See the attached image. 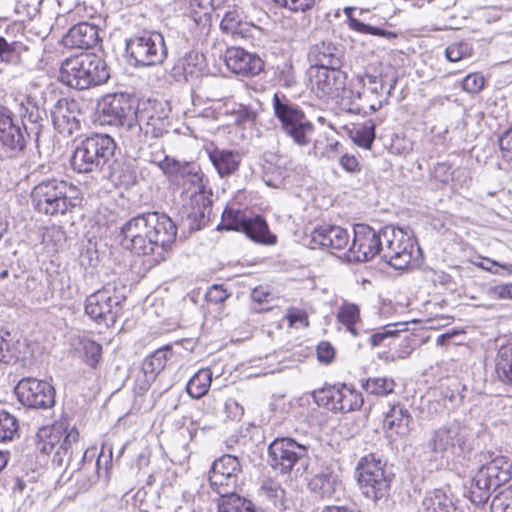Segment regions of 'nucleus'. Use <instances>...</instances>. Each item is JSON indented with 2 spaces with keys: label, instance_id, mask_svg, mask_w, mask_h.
<instances>
[{
  "label": "nucleus",
  "instance_id": "20e7f679",
  "mask_svg": "<svg viewBox=\"0 0 512 512\" xmlns=\"http://www.w3.org/2000/svg\"><path fill=\"white\" fill-rule=\"evenodd\" d=\"M109 77L105 60L95 53H82L65 58L59 70L60 81L78 90L102 85Z\"/></svg>",
  "mask_w": 512,
  "mask_h": 512
},
{
  "label": "nucleus",
  "instance_id": "69168bd1",
  "mask_svg": "<svg viewBox=\"0 0 512 512\" xmlns=\"http://www.w3.org/2000/svg\"><path fill=\"white\" fill-rule=\"evenodd\" d=\"M229 294L222 285H213L206 292V299L210 303L219 304L228 298Z\"/></svg>",
  "mask_w": 512,
  "mask_h": 512
},
{
  "label": "nucleus",
  "instance_id": "864d4df0",
  "mask_svg": "<svg viewBox=\"0 0 512 512\" xmlns=\"http://www.w3.org/2000/svg\"><path fill=\"white\" fill-rule=\"evenodd\" d=\"M491 512H512V485L501 490L493 498Z\"/></svg>",
  "mask_w": 512,
  "mask_h": 512
},
{
  "label": "nucleus",
  "instance_id": "2eb2a0df",
  "mask_svg": "<svg viewBox=\"0 0 512 512\" xmlns=\"http://www.w3.org/2000/svg\"><path fill=\"white\" fill-rule=\"evenodd\" d=\"M308 447L289 437L276 438L268 447V462L282 474L290 473L298 463L307 464Z\"/></svg>",
  "mask_w": 512,
  "mask_h": 512
},
{
  "label": "nucleus",
  "instance_id": "dca6fc26",
  "mask_svg": "<svg viewBox=\"0 0 512 512\" xmlns=\"http://www.w3.org/2000/svg\"><path fill=\"white\" fill-rule=\"evenodd\" d=\"M467 429L458 422H450L432 432L428 446L440 457L461 455L469 449Z\"/></svg>",
  "mask_w": 512,
  "mask_h": 512
},
{
  "label": "nucleus",
  "instance_id": "9d476101",
  "mask_svg": "<svg viewBox=\"0 0 512 512\" xmlns=\"http://www.w3.org/2000/svg\"><path fill=\"white\" fill-rule=\"evenodd\" d=\"M357 481L366 498L377 501L386 497L391 486V476L386 464L374 454L363 456L356 467Z\"/></svg>",
  "mask_w": 512,
  "mask_h": 512
},
{
  "label": "nucleus",
  "instance_id": "774afa93",
  "mask_svg": "<svg viewBox=\"0 0 512 512\" xmlns=\"http://www.w3.org/2000/svg\"><path fill=\"white\" fill-rule=\"evenodd\" d=\"M341 167L349 173H357L360 171V163L356 156L345 153L340 157Z\"/></svg>",
  "mask_w": 512,
  "mask_h": 512
},
{
  "label": "nucleus",
  "instance_id": "aec40b11",
  "mask_svg": "<svg viewBox=\"0 0 512 512\" xmlns=\"http://www.w3.org/2000/svg\"><path fill=\"white\" fill-rule=\"evenodd\" d=\"M15 394L19 402L29 408L48 409L55 404V389L43 380L24 378L15 387Z\"/></svg>",
  "mask_w": 512,
  "mask_h": 512
},
{
  "label": "nucleus",
  "instance_id": "c03bdc74",
  "mask_svg": "<svg viewBox=\"0 0 512 512\" xmlns=\"http://www.w3.org/2000/svg\"><path fill=\"white\" fill-rule=\"evenodd\" d=\"M218 512H265L255 507L248 499L240 495H232L224 500L218 501Z\"/></svg>",
  "mask_w": 512,
  "mask_h": 512
},
{
  "label": "nucleus",
  "instance_id": "49530a36",
  "mask_svg": "<svg viewBox=\"0 0 512 512\" xmlns=\"http://www.w3.org/2000/svg\"><path fill=\"white\" fill-rule=\"evenodd\" d=\"M261 495L267 498L274 507L285 509L286 497L285 491L280 483L273 479H266L263 481L260 488Z\"/></svg>",
  "mask_w": 512,
  "mask_h": 512
},
{
  "label": "nucleus",
  "instance_id": "f03ea898",
  "mask_svg": "<svg viewBox=\"0 0 512 512\" xmlns=\"http://www.w3.org/2000/svg\"><path fill=\"white\" fill-rule=\"evenodd\" d=\"M37 448L44 454H53L52 465L59 474L58 482L66 484L76 477L79 480L82 467L85 468V453L78 448L79 432L65 421L42 427L37 433Z\"/></svg>",
  "mask_w": 512,
  "mask_h": 512
},
{
  "label": "nucleus",
  "instance_id": "423d86ee",
  "mask_svg": "<svg viewBox=\"0 0 512 512\" xmlns=\"http://www.w3.org/2000/svg\"><path fill=\"white\" fill-rule=\"evenodd\" d=\"M116 143L107 134H93L84 139L71 157V166L78 173H92L102 168L113 157Z\"/></svg>",
  "mask_w": 512,
  "mask_h": 512
},
{
  "label": "nucleus",
  "instance_id": "f8f14e48",
  "mask_svg": "<svg viewBox=\"0 0 512 512\" xmlns=\"http://www.w3.org/2000/svg\"><path fill=\"white\" fill-rule=\"evenodd\" d=\"M171 108L168 102L161 100H142L138 103L135 118L139 125L133 126L134 132L144 129L151 138H158L169 131L171 126Z\"/></svg>",
  "mask_w": 512,
  "mask_h": 512
},
{
  "label": "nucleus",
  "instance_id": "79ce46f5",
  "mask_svg": "<svg viewBox=\"0 0 512 512\" xmlns=\"http://www.w3.org/2000/svg\"><path fill=\"white\" fill-rule=\"evenodd\" d=\"M75 349L82 355L84 361L95 368L100 360L102 347L99 343L86 336H78L75 339Z\"/></svg>",
  "mask_w": 512,
  "mask_h": 512
},
{
  "label": "nucleus",
  "instance_id": "bf43d9fd",
  "mask_svg": "<svg viewBox=\"0 0 512 512\" xmlns=\"http://www.w3.org/2000/svg\"><path fill=\"white\" fill-rule=\"evenodd\" d=\"M485 86V78L480 73H470L462 81V88L470 94H478Z\"/></svg>",
  "mask_w": 512,
  "mask_h": 512
},
{
  "label": "nucleus",
  "instance_id": "ddd939ff",
  "mask_svg": "<svg viewBox=\"0 0 512 512\" xmlns=\"http://www.w3.org/2000/svg\"><path fill=\"white\" fill-rule=\"evenodd\" d=\"M307 76L311 92L323 101L344 99L347 75L341 69L308 68Z\"/></svg>",
  "mask_w": 512,
  "mask_h": 512
},
{
  "label": "nucleus",
  "instance_id": "1a4fd4ad",
  "mask_svg": "<svg viewBox=\"0 0 512 512\" xmlns=\"http://www.w3.org/2000/svg\"><path fill=\"white\" fill-rule=\"evenodd\" d=\"M124 301L122 289L108 283L86 298L85 313L98 324L111 326L122 314Z\"/></svg>",
  "mask_w": 512,
  "mask_h": 512
},
{
  "label": "nucleus",
  "instance_id": "4be33fe9",
  "mask_svg": "<svg viewBox=\"0 0 512 512\" xmlns=\"http://www.w3.org/2000/svg\"><path fill=\"white\" fill-rule=\"evenodd\" d=\"M349 240L348 231L336 225L322 224L315 227L310 233L312 249L323 248L338 251L346 248Z\"/></svg>",
  "mask_w": 512,
  "mask_h": 512
},
{
  "label": "nucleus",
  "instance_id": "13d9d810",
  "mask_svg": "<svg viewBox=\"0 0 512 512\" xmlns=\"http://www.w3.org/2000/svg\"><path fill=\"white\" fill-rule=\"evenodd\" d=\"M139 125V121L135 118V122H133V117H131L125 124L127 127V135L125 136L135 148L141 149L142 145L145 144L148 140L150 134H146L144 129H141L140 132H134L133 126Z\"/></svg>",
  "mask_w": 512,
  "mask_h": 512
},
{
  "label": "nucleus",
  "instance_id": "a878e982",
  "mask_svg": "<svg viewBox=\"0 0 512 512\" xmlns=\"http://www.w3.org/2000/svg\"><path fill=\"white\" fill-rule=\"evenodd\" d=\"M54 128L64 136H70L79 130L77 104L75 101L60 99L52 110Z\"/></svg>",
  "mask_w": 512,
  "mask_h": 512
},
{
  "label": "nucleus",
  "instance_id": "7ed1b4c3",
  "mask_svg": "<svg viewBox=\"0 0 512 512\" xmlns=\"http://www.w3.org/2000/svg\"><path fill=\"white\" fill-rule=\"evenodd\" d=\"M34 209L47 216L64 215L82 202L80 190L65 180L46 179L31 191Z\"/></svg>",
  "mask_w": 512,
  "mask_h": 512
},
{
  "label": "nucleus",
  "instance_id": "a18cd8bd",
  "mask_svg": "<svg viewBox=\"0 0 512 512\" xmlns=\"http://www.w3.org/2000/svg\"><path fill=\"white\" fill-rule=\"evenodd\" d=\"M396 383L391 377H369L362 381V388L375 396H387L395 389Z\"/></svg>",
  "mask_w": 512,
  "mask_h": 512
},
{
  "label": "nucleus",
  "instance_id": "473e14b6",
  "mask_svg": "<svg viewBox=\"0 0 512 512\" xmlns=\"http://www.w3.org/2000/svg\"><path fill=\"white\" fill-rule=\"evenodd\" d=\"M27 345L14 340L7 331L0 330V363L15 364L24 358Z\"/></svg>",
  "mask_w": 512,
  "mask_h": 512
},
{
  "label": "nucleus",
  "instance_id": "052dcab7",
  "mask_svg": "<svg viewBox=\"0 0 512 512\" xmlns=\"http://www.w3.org/2000/svg\"><path fill=\"white\" fill-rule=\"evenodd\" d=\"M230 113L234 115L237 124L253 122L257 116L252 108L242 104H234Z\"/></svg>",
  "mask_w": 512,
  "mask_h": 512
},
{
  "label": "nucleus",
  "instance_id": "0eeeda50",
  "mask_svg": "<svg viewBox=\"0 0 512 512\" xmlns=\"http://www.w3.org/2000/svg\"><path fill=\"white\" fill-rule=\"evenodd\" d=\"M272 104L284 134L299 146L308 145L312 141L315 127L303 110L279 93L274 94Z\"/></svg>",
  "mask_w": 512,
  "mask_h": 512
},
{
  "label": "nucleus",
  "instance_id": "37998d69",
  "mask_svg": "<svg viewBox=\"0 0 512 512\" xmlns=\"http://www.w3.org/2000/svg\"><path fill=\"white\" fill-rule=\"evenodd\" d=\"M337 320L354 337L359 335L356 325L360 322V311L353 303H343L337 312Z\"/></svg>",
  "mask_w": 512,
  "mask_h": 512
},
{
  "label": "nucleus",
  "instance_id": "338daca9",
  "mask_svg": "<svg viewBox=\"0 0 512 512\" xmlns=\"http://www.w3.org/2000/svg\"><path fill=\"white\" fill-rule=\"evenodd\" d=\"M335 356V350L329 342H320L317 346V357L322 363H330Z\"/></svg>",
  "mask_w": 512,
  "mask_h": 512
},
{
  "label": "nucleus",
  "instance_id": "393cba45",
  "mask_svg": "<svg viewBox=\"0 0 512 512\" xmlns=\"http://www.w3.org/2000/svg\"><path fill=\"white\" fill-rule=\"evenodd\" d=\"M12 115L11 109L0 106V142L12 151H21L26 145V129Z\"/></svg>",
  "mask_w": 512,
  "mask_h": 512
},
{
  "label": "nucleus",
  "instance_id": "f3484780",
  "mask_svg": "<svg viewBox=\"0 0 512 512\" xmlns=\"http://www.w3.org/2000/svg\"><path fill=\"white\" fill-rule=\"evenodd\" d=\"M312 397L318 406L326 407L334 412L355 411L360 409L364 403L362 394L346 384L315 390Z\"/></svg>",
  "mask_w": 512,
  "mask_h": 512
},
{
  "label": "nucleus",
  "instance_id": "b1692460",
  "mask_svg": "<svg viewBox=\"0 0 512 512\" xmlns=\"http://www.w3.org/2000/svg\"><path fill=\"white\" fill-rule=\"evenodd\" d=\"M343 59V47L330 41L317 43L308 52L309 68L341 69Z\"/></svg>",
  "mask_w": 512,
  "mask_h": 512
},
{
  "label": "nucleus",
  "instance_id": "412c9836",
  "mask_svg": "<svg viewBox=\"0 0 512 512\" xmlns=\"http://www.w3.org/2000/svg\"><path fill=\"white\" fill-rule=\"evenodd\" d=\"M135 111L129 96L123 93L108 94L98 104L102 124L125 126L131 117H135Z\"/></svg>",
  "mask_w": 512,
  "mask_h": 512
},
{
  "label": "nucleus",
  "instance_id": "58836bf2",
  "mask_svg": "<svg viewBox=\"0 0 512 512\" xmlns=\"http://www.w3.org/2000/svg\"><path fill=\"white\" fill-rule=\"evenodd\" d=\"M222 0H190L191 17L196 25L210 26L211 11L220 8Z\"/></svg>",
  "mask_w": 512,
  "mask_h": 512
},
{
  "label": "nucleus",
  "instance_id": "0e129e2a",
  "mask_svg": "<svg viewBox=\"0 0 512 512\" xmlns=\"http://www.w3.org/2000/svg\"><path fill=\"white\" fill-rule=\"evenodd\" d=\"M454 169L448 163H438L434 168V178L441 183H449L454 179Z\"/></svg>",
  "mask_w": 512,
  "mask_h": 512
},
{
  "label": "nucleus",
  "instance_id": "4c0bfd02",
  "mask_svg": "<svg viewBox=\"0 0 512 512\" xmlns=\"http://www.w3.org/2000/svg\"><path fill=\"white\" fill-rule=\"evenodd\" d=\"M209 159L221 177L233 173L239 165L237 156L229 150L215 148L209 151Z\"/></svg>",
  "mask_w": 512,
  "mask_h": 512
},
{
  "label": "nucleus",
  "instance_id": "7c9ffc66",
  "mask_svg": "<svg viewBox=\"0 0 512 512\" xmlns=\"http://www.w3.org/2000/svg\"><path fill=\"white\" fill-rule=\"evenodd\" d=\"M246 15L238 5L228 6L220 22V28L224 33L235 37H246L253 25L247 21Z\"/></svg>",
  "mask_w": 512,
  "mask_h": 512
},
{
  "label": "nucleus",
  "instance_id": "6e6552de",
  "mask_svg": "<svg viewBox=\"0 0 512 512\" xmlns=\"http://www.w3.org/2000/svg\"><path fill=\"white\" fill-rule=\"evenodd\" d=\"M161 156H155L153 162L163 171L171 185L179 188L190 199L196 198L198 194H205L204 174L197 163L181 162L167 155Z\"/></svg>",
  "mask_w": 512,
  "mask_h": 512
},
{
  "label": "nucleus",
  "instance_id": "cd10ccee",
  "mask_svg": "<svg viewBox=\"0 0 512 512\" xmlns=\"http://www.w3.org/2000/svg\"><path fill=\"white\" fill-rule=\"evenodd\" d=\"M100 41L98 26L80 22L71 27L63 37V44L71 49H91Z\"/></svg>",
  "mask_w": 512,
  "mask_h": 512
},
{
  "label": "nucleus",
  "instance_id": "de8ad7c7",
  "mask_svg": "<svg viewBox=\"0 0 512 512\" xmlns=\"http://www.w3.org/2000/svg\"><path fill=\"white\" fill-rule=\"evenodd\" d=\"M247 216L240 210L226 208L222 213V219L218 226L222 230L242 231Z\"/></svg>",
  "mask_w": 512,
  "mask_h": 512
},
{
  "label": "nucleus",
  "instance_id": "4d7b16f0",
  "mask_svg": "<svg viewBox=\"0 0 512 512\" xmlns=\"http://www.w3.org/2000/svg\"><path fill=\"white\" fill-rule=\"evenodd\" d=\"M375 139L374 125L365 124L354 133V142L365 149H369Z\"/></svg>",
  "mask_w": 512,
  "mask_h": 512
},
{
  "label": "nucleus",
  "instance_id": "c85d7f7f",
  "mask_svg": "<svg viewBox=\"0 0 512 512\" xmlns=\"http://www.w3.org/2000/svg\"><path fill=\"white\" fill-rule=\"evenodd\" d=\"M190 202V207H185L186 217L183 221L189 230H200L209 222L211 200L205 194H198L196 198L190 199Z\"/></svg>",
  "mask_w": 512,
  "mask_h": 512
},
{
  "label": "nucleus",
  "instance_id": "5fc2aeb1",
  "mask_svg": "<svg viewBox=\"0 0 512 512\" xmlns=\"http://www.w3.org/2000/svg\"><path fill=\"white\" fill-rule=\"evenodd\" d=\"M407 322L388 324L383 327L382 331L376 332L370 336V343L373 347L379 346L388 338L395 336L398 332L406 330Z\"/></svg>",
  "mask_w": 512,
  "mask_h": 512
},
{
  "label": "nucleus",
  "instance_id": "ea45409f",
  "mask_svg": "<svg viewBox=\"0 0 512 512\" xmlns=\"http://www.w3.org/2000/svg\"><path fill=\"white\" fill-rule=\"evenodd\" d=\"M211 382L212 371L209 368H202L190 378L186 391L191 398L200 399L208 393Z\"/></svg>",
  "mask_w": 512,
  "mask_h": 512
},
{
  "label": "nucleus",
  "instance_id": "6e6d98bb",
  "mask_svg": "<svg viewBox=\"0 0 512 512\" xmlns=\"http://www.w3.org/2000/svg\"><path fill=\"white\" fill-rule=\"evenodd\" d=\"M323 142L316 140L313 145V153L315 156L326 157L328 159L334 158L339 152L341 144L334 140L326 138L325 147H322Z\"/></svg>",
  "mask_w": 512,
  "mask_h": 512
},
{
  "label": "nucleus",
  "instance_id": "603ef678",
  "mask_svg": "<svg viewBox=\"0 0 512 512\" xmlns=\"http://www.w3.org/2000/svg\"><path fill=\"white\" fill-rule=\"evenodd\" d=\"M473 49L469 43L457 42L449 45L445 50L446 59L450 62H458L471 57Z\"/></svg>",
  "mask_w": 512,
  "mask_h": 512
},
{
  "label": "nucleus",
  "instance_id": "2f4dec72",
  "mask_svg": "<svg viewBox=\"0 0 512 512\" xmlns=\"http://www.w3.org/2000/svg\"><path fill=\"white\" fill-rule=\"evenodd\" d=\"M242 232L252 241L264 245H273L276 243V236L269 230L265 219L260 216H247Z\"/></svg>",
  "mask_w": 512,
  "mask_h": 512
},
{
  "label": "nucleus",
  "instance_id": "a19ab883",
  "mask_svg": "<svg viewBox=\"0 0 512 512\" xmlns=\"http://www.w3.org/2000/svg\"><path fill=\"white\" fill-rule=\"evenodd\" d=\"M495 371L502 382L512 385V343L499 348L495 357Z\"/></svg>",
  "mask_w": 512,
  "mask_h": 512
},
{
  "label": "nucleus",
  "instance_id": "72a5a7b5",
  "mask_svg": "<svg viewBox=\"0 0 512 512\" xmlns=\"http://www.w3.org/2000/svg\"><path fill=\"white\" fill-rule=\"evenodd\" d=\"M205 68L204 56L197 51H189L181 57L174 67L178 75H182L186 81L189 78H196Z\"/></svg>",
  "mask_w": 512,
  "mask_h": 512
},
{
  "label": "nucleus",
  "instance_id": "f257e3e1",
  "mask_svg": "<svg viewBox=\"0 0 512 512\" xmlns=\"http://www.w3.org/2000/svg\"><path fill=\"white\" fill-rule=\"evenodd\" d=\"M176 234V225L167 215L144 213L121 227V245L138 255L151 256L153 262L159 263L166 259Z\"/></svg>",
  "mask_w": 512,
  "mask_h": 512
},
{
  "label": "nucleus",
  "instance_id": "c756f323",
  "mask_svg": "<svg viewBox=\"0 0 512 512\" xmlns=\"http://www.w3.org/2000/svg\"><path fill=\"white\" fill-rule=\"evenodd\" d=\"M171 353L169 346H164L155 350L151 355L145 358L142 364V374L144 380L139 377L137 382L142 391L149 389L151 384L155 381L157 375L163 370Z\"/></svg>",
  "mask_w": 512,
  "mask_h": 512
},
{
  "label": "nucleus",
  "instance_id": "680f3d73",
  "mask_svg": "<svg viewBox=\"0 0 512 512\" xmlns=\"http://www.w3.org/2000/svg\"><path fill=\"white\" fill-rule=\"evenodd\" d=\"M277 5L292 12H306L315 5V0H273Z\"/></svg>",
  "mask_w": 512,
  "mask_h": 512
},
{
  "label": "nucleus",
  "instance_id": "e433bc0d",
  "mask_svg": "<svg viewBox=\"0 0 512 512\" xmlns=\"http://www.w3.org/2000/svg\"><path fill=\"white\" fill-rule=\"evenodd\" d=\"M422 512H456V508L449 495L441 489H435L424 497Z\"/></svg>",
  "mask_w": 512,
  "mask_h": 512
},
{
  "label": "nucleus",
  "instance_id": "bb28decb",
  "mask_svg": "<svg viewBox=\"0 0 512 512\" xmlns=\"http://www.w3.org/2000/svg\"><path fill=\"white\" fill-rule=\"evenodd\" d=\"M413 418L404 406L397 404L391 406L385 414L383 428L391 441L407 436L411 430Z\"/></svg>",
  "mask_w": 512,
  "mask_h": 512
},
{
  "label": "nucleus",
  "instance_id": "6ab92c4d",
  "mask_svg": "<svg viewBox=\"0 0 512 512\" xmlns=\"http://www.w3.org/2000/svg\"><path fill=\"white\" fill-rule=\"evenodd\" d=\"M382 228L376 231L366 224L354 226V238L345 256L350 262H366L381 257Z\"/></svg>",
  "mask_w": 512,
  "mask_h": 512
},
{
  "label": "nucleus",
  "instance_id": "39448f33",
  "mask_svg": "<svg viewBox=\"0 0 512 512\" xmlns=\"http://www.w3.org/2000/svg\"><path fill=\"white\" fill-rule=\"evenodd\" d=\"M481 466L472 478L470 486L471 501L477 505L487 502L491 491L497 489L512 478L511 460L494 452L481 455Z\"/></svg>",
  "mask_w": 512,
  "mask_h": 512
},
{
  "label": "nucleus",
  "instance_id": "5701e85b",
  "mask_svg": "<svg viewBox=\"0 0 512 512\" xmlns=\"http://www.w3.org/2000/svg\"><path fill=\"white\" fill-rule=\"evenodd\" d=\"M225 64L231 72L244 77L259 74L264 66V62L258 55L239 47H231L226 50Z\"/></svg>",
  "mask_w": 512,
  "mask_h": 512
},
{
  "label": "nucleus",
  "instance_id": "a211bd4d",
  "mask_svg": "<svg viewBox=\"0 0 512 512\" xmlns=\"http://www.w3.org/2000/svg\"><path fill=\"white\" fill-rule=\"evenodd\" d=\"M240 472V462L235 456L223 455L213 462L209 471V483L212 490L220 496L219 500L238 495L235 489Z\"/></svg>",
  "mask_w": 512,
  "mask_h": 512
},
{
  "label": "nucleus",
  "instance_id": "4468645a",
  "mask_svg": "<svg viewBox=\"0 0 512 512\" xmlns=\"http://www.w3.org/2000/svg\"><path fill=\"white\" fill-rule=\"evenodd\" d=\"M126 51L139 66L161 64L167 56L164 38L158 32H143L130 38Z\"/></svg>",
  "mask_w": 512,
  "mask_h": 512
},
{
  "label": "nucleus",
  "instance_id": "c9c22d12",
  "mask_svg": "<svg viewBox=\"0 0 512 512\" xmlns=\"http://www.w3.org/2000/svg\"><path fill=\"white\" fill-rule=\"evenodd\" d=\"M338 484L337 475L330 468H324L310 480L309 487L312 492L321 497H331Z\"/></svg>",
  "mask_w": 512,
  "mask_h": 512
},
{
  "label": "nucleus",
  "instance_id": "8fccbe9b",
  "mask_svg": "<svg viewBox=\"0 0 512 512\" xmlns=\"http://www.w3.org/2000/svg\"><path fill=\"white\" fill-rule=\"evenodd\" d=\"M275 79L283 87H293L296 84V75L291 61H284L276 66Z\"/></svg>",
  "mask_w": 512,
  "mask_h": 512
},
{
  "label": "nucleus",
  "instance_id": "09e8293b",
  "mask_svg": "<svg viewBox=\"0 0 512 512\" xmlns=\"http://www.w3.org/2000/svg\"><path fill=\"white\" fill-rule=\"evenodd\" d=\"M348 26L351 30H354L356 32L363 33V34L381 36V37L388 38V39L396 37V34L394 32L386 31L379 27H375V26L366 24V23H364L356 18H353V17H350L348 19Z\"/></svg>",
  "mask_w": 512,
  "mask_h": 512
},
{
  "label": "nucleus",
  "instance_id": "3c124183",
  "mask_svg": "<svg viewBox=\"0 0 512 512\" xmlns=\"http://www.w3.org/2000/svg\"><path fill=\"white\" fill-rule=\"evenodd\" d=\"M17 429V419L6 411H0V442L11 440Z\"/></svg>",
  "mask_w": 512,
  "mask_h": 512
},
{
  "label": "nucleus",
  "instance_id": "f704fd0d",
  "mask_svg": "<svg viewBox=\"0 0 512 512\" xmlns=\"http://www.w3.org/2000/svg\"><path fill=\"white\" fill-rule=\"evenodd\" d=\"M12 108L22 119L23 125L25 120L33 124L38 123L42 120L44 114V111L40 109L35 100L25 94H19L14 97Z\"/></svg>",
  "mask_w": 512,
  "mask_h": 512
},
{
  "label": "nucleus",
  "instance_id": "9b49d317",
  "mask_svg": "<svg viewBox=\"0 0 512 512\" xmlns=\"http://www.w3.org/2000/svg\"><path fill=\"white\" fill-rule=\"evenodd\" d=\"M415 240L402 228L385 226L382 228L381 259L395 269H405L411 263Z\"/></svg>",
  "mask_w": 512,
  "mask_h": 512
},
{
  "label": "nucleus",
  "instance_id": "e2e57ef3",
  "mask_svg": "<svg viewBox=\"0 0 512 512\" xmlns=\"http://www.w3.org/2000/svg\"><path fill=\"white\" fill-rule=\"evenodd\" d=\"M498 143L502 158L512 162V127L499 136Z\"/></svg>",
  "mask_w": 512,
  "mask_h": 512
}]
</instances>
